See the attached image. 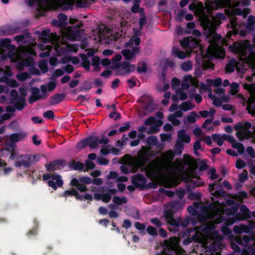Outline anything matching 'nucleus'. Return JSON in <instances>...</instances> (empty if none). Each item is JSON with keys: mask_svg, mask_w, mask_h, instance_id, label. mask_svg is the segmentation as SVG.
I'll list each match as a JSON object with an SVG mask.
<instances>
[{"mask_svg": "<svg viewBox=\"0 0 255 255\" xmlns=\"http://www.w3.org/2000/svg\"><path fill=\"white\" fill-rule=\"evenodd\" d=\"M189 8L191 10H200L203 13L200 18L201 23L204 29L208 30L209 34L212 35L210 40V44L208 47V52L211 56L218 58H223L225 56V51L220 45L223 43L220 41L221 37L215 31L217 27L221 23L222 20L225 19L224 14L219 13L215 16H208L204 13L203 11V5L201 2L191 3L189 5Z\"/></svg>", "mask_w": 255, "mask_h": 255, "instance_id": "f257e3e1", "label": "nucleus"}, {"mask_svg": "<svg viewBox=\"0 0 255 255\" xmlns=\"http://www.w3.org/2000/svg\"><path fill=\"white\" fill-rule=\"evenodd\" d=\"M39 38L43 42L42 44L45 45L50 42L58 55L65 51L76 52L78 50V46L75 44L69 45L63 42L61 43L60 38L55 34L49 33V30H43L40 34Z\"/></svg>", "mask_w": 255, "mask_h": 255, "instance_id": "f03ea898", "label": "nucleus"}, {"mask_svg": "<svg viewBox=\"0 0 255 255\" xmlns=\"http://www.w3.org/2000/svg\"><path fill=\"white\" fill-rule=\"evenodd\" d=\"M230 48L233 52L240 54L251 67L255 68V54L251 52L252 47L249 41L234 42Z\"/></svg>", "mask_w": 255, "mask_h": 255, "instance_id": "7ed1b4c3", "label": "nucleus"}, {"mask_svg": "<svg viewBox=\"0 0 255 255\" xmlns=\"http://www.w3.org/2000/svg\"><path fill=\"white\" fill-rule=\"evenodd\" d=\"M75 0H36L38 8L41 10L60 8L63 10L72 9Z\"/></svg>", "mask_w": 255, "mask_h": 255, "instance_id": "20e7f679", "label": "nucleus"}, {"mask_svg": "<svg viewBox=\"0 0 255 255\" xmlns=\"http://www.w3.org/2000/svg\"><path fill=\"white\" fill-rule=\"evenodd\" d=\"M70 24H76V26H68L61 29V32L63 37L72 40H79L84 34L83 30L79 29L82 26L81 21L77 19L71 18L69 19Z\"/></svg>", "mask_w": 255, "mask_h": 255, "instance_id": "39448f33", "label": "nucleus"}, {"mask_svg": "<svg viewBox=\"0 0 255 255\" xmlns=\"http://www.w3.org/2000/svg\"><path fill=\"white\" fill-rule=\"evenodd\" d=\"M101 138L97 136L90 135L79 141L77 147L80 149H83L86 146H89L92 149L97 148L99 144H107L109 142L108 138L105 136L104 134L100 135Z\"/></svg>", "mask_w": 255, "mask_h": 255, "instance_id": "423d86ee", "label": "nucleus"}, {"mask_svg": "<svg viewBox=\"0 0 255 255\" xmlns=\"http://www.w3.org/2000/svg\"><path fill=\"white\" fill-rule=\"evenodd\" d=\"M39 159V156L38 154H22L17 157L14 166L16 167L23 166L25 168H28L38 162Z\"/></svg>", "mask_w": 255, "mask_h": 255, "instance_id": "0eeeda50", "label": "nucleus"}, {"mask_svg": "<svg viewBox=\"0 0 255 255\" xmlns=\"http://www.w3.org/2000/svg\"><path fill=\"white\" fill-rule=\"evenodd\" d=\"M139 43L140 39L138 37H132L130 39L127 45L131 48V51L130 49H125L122 51V54L126 60H131L136 54L139 53V48L137 45Z\"/></svg>", "mask_w": 255, "mask_h": 255, "instance_id": "6e6552de", "label": "nucleus"}, {"mask_svg": "<svg viewBox=\"0 0 255 255\" xmlns=\"http://www.w3.org/2000/svg\"><path fill=\"white\" fill-rule=\"evenodd\" d=\"M249 4L248 0H238L234 1L232 3L231 12L233 15H242L246 17L250 13V9L246 6Z\"/></svg>", "mask_w": 255, "mask_h": 255, "instance_id": "1a4fd4ad", "label": "nucleus"}, {"mask_svg": "<svg viewBox=\"0 0 255 255\" xmlns=\"http://www.w3.org/2000/svg\"><path fill=\"white\" fill-rule=\"evenodd\" d=\"M138 154L139 160L137 162V164L139 166L143 167L147 162L150 161V158L155 155V153L150 149L142 146Z\"/></svg>", "mask_w": 255, "mask_h": 255, "instance_id": "9d476101", "label": "nucleus"}, {"mask_svg": "<svg viewBox=\"0 0 255 255\" xmlns=\"http://www.w3.org/2000/svg\"><path fill=\"white\" fill-rule=\"evenodd\" d=\"M64 197H67L68 196H74L77 200L83 201L85 200H88L90 201H92L93 199V195L91 194L86 193L85 195H81L79 193L78 191L72 188L69 190L64 191L61 195Z\"/></svg>", "mask_w": 255, "mask_h": 255, "instance_id": "9b49d317", "label": "nucleus"}, {"mask_svg": "<svg viewBox=\"0 0 255 255\" xmlns=\"http://www.w3.org/2000/svg\"><path fill=\"white\" fill-rule=\"evenodd\" d=\"M12 75V72L9 67L6 66V69L0 68V82H5L12 87H16L18 84L14 80H11L9 77Z\"/></svg>", "mask_w": 255, "mask_h": 255, "instance_id": "f8f14e48", "label": "nucleus"}, {"mask_svg": "<svg viewBox=\"0 0 255 255\" xmlns=\"http://www.w3.org/2000/svg\"><path fill=\"white\" fill-rule=\"evenodd\" d=\"M165 167L163 164V159L159 157L155 159V161L151 162L148 168L151 174L155 176L158 174V171L162 170Z\"/></svg>", "mask_w": 255, "mask_h": 255, "instance_id": "ddd939ff", "label": "nucleus"}, {"mask_svg": "<svg viewBox=\"0 0 255 255\" xmlns=\"http://www.w3.org/2000/svg\"><path fill=\"white\" fill-rule=\"evenodd\" d=\"M9 103L18 111L22 110L27 105L26 97H10Z\"/></svg>", "mask_w": 255, "mask_h": 255, "instance_id": "4468645a", "label": "nucleus"}, {"mask_svg": "<svg viewBox=\"0 0 255 255\" xmlns=\"http://www.w3.org/2000/svg\"><path fill=\"white\" fill-rule=\"evenodd\" d=\"M131 183L136 188H140L142 190L146 187V179L142 174H137L132 176Z\"/></svg>", "mask_w": 255, "mask_h": 255, "instance_id": "2eb2a0df", "label": "nucleus"}, {"mask_svg": "<svg viewBox=\"0 0 255 255\" xmlns=\"http://www.w3.org/2000/svg\"><path fill=\"white\" fill-rule=\"evenodd\" d=\"M50 179L51 180L48 181V185L53 190H56L57 187H61L63 185V181L62 177L59 174H51Z\"/></svg>", "mask_w": 255, "mask_h": 255, "instance_id": "dca6fc26", "label": "nucleus"}, {"mask_svg": "<svg viewBox=\"0 0 255 255\" xmlns=\"http://www.w3.org/2000/svg\"><path fill=\"white\" fill-rule=\"evenodd\" d=\"M9 46L7 44H2L0 45V58L1 60H5L9 58L10 59H14L15 55L14 53H12L9 51Z\"/></svg>", "mask_w": 255, "mask_h": 255, "instance_id": "f3484780", "label": "nucleus"}, {"mask_svg": "<svg viewBox=\"0 0 255 255\" xmlns=\"http://www.w3.org/2000/svg\"><path fill=\"white\" fill-rule=\"evenodd\" d=\"M135 70V66L128 63H123L116 72V75H124L129 74Z\"/></svg>", "mask_w": 255, "mask_h": 255, "instance_id": "a211bd4d", "label": "nucleus"}, {"mask_svg": "<svg viewBox=\"0 0 255 255\" xmlns=\"http://www.w3.org/2000/svg\"><path fill=\"white\" fill-rule=\"evenodd\" d=\"M198 80L196 78H193L191 75L185 76L182 79L181 83L182 91L184 90L188 89L190 85L196 87L198 85Z\"/></svg>", "mask_w": 255, "mask_h": 255, "instance_id": "6ab92c4d", "label": "nucleus"}, {"mask_svg": "<svg viewBox=\"0 0 255 255\" xmlns=\"http://www.w3.org/2000/svg\"><path fill=\"white\" fill-rule=\"evenodd\" d=\"M111 33L108 31L107 29H104L103 31L100 29L98 31V36L95 38V40L102 43H109L112 39L110 38Z\"/></svg>", "mask_w": 255, "mask_h": 255, "instance_id": "aec40b11", "label": "nucleus"}, {"mask_svg": "<svg viewBox=\"0 0 255 255\" xmlns=\"http://www.w3.org/2000/svg\"><path fill=\"white\" fill-rule=\"evenodd\" d=\"M200 179L199 177L195 179L193 178H187L186 181L187 189L189 191H191L196 187L202 186L203 184V182L199 181Z\"/></svg>", "mask_w": 255, "mask_h": 255, "instance_id": "412c9836", "label": "nucleus"}, {"mask_svg": "<svg viewBox=\"0 0 255 255\" xmlns=\"http://www.w3.org/2000/svg\"><path fill=\"white\" fill-rule=\"evenodd\" d=\"M171 86L172 89L175 91L176 96H186L182 91L180 80L178 78L174 77L172 79Z\"/></svg>", "mask_w": 255, "mask_h": 255, "instance_id": "4be33fe9", "label": "nucleus"}, {"mask_svg": "<svg viewBox=\"0 0 255 255\" xmlns=\"http://www.w3.org/2000/svg\"><path fill=\"white\" fill-rule=\"evenodd\" d=\"M237 17L235 16H231L230 18V24H228V27L229 28L231 25V29L232 30L229 31L227 33V37L229 38L233 34H237L238 32L237 29Z\"/></svg>", "mask_w": 255, "mask_h": 255, "instance_id": "5701e85b", "label": "nucleus"}, {"mask_svg": "<svg viewBox=\"0 0 255 255\" xmlns=\"http://www.w3.org/2000/svg\"><path fill=\"white\" fill-rule=\"evenodd\" d=\"M70 185L75 187L77 191L81 192H86L88 190L87 187L85 185L80 183L79 180L76 178H74L71 180Z\"/></svg>", "mask_w": 255, "mask_h": 255, "instance_id": "b1692460", "label": "nucleus"}, {"mask_svg": "<svg viewBox=\"0 0 255 255\" xmlns=\"http://www.w3.org/2000/svg\"><path fill=\"white\" fill-rule=\"evenodd\" d=\"M240 210L244 213V215L241 213H238L237 214L238 218L240 220H244L251 217L250 211L245 205H242L241 206Z\"/></svg>", "mask_w": 255, "mask_h": 255, "instance_id": "393cba45", "label": "nucleus"}, {"mask_svg": "<svg viewBox=\"0 0 255 255\" xmlns=\"http://www.w3.org/2000/svg\"><path fill=\"white\" fill-rule=\"evenodd\" d=\"M63 164L62 160H54L48 164H46L45 166L48 171L51 172L54 171L57 168Z\"/></svg>", "mask_w": 255, "mask_h": 255, "instance_id": "a878e982", "label": "nucleus"}, {"mask_svg": "<svg viewBox=\"0 0 255 255\" xmlns=\"http://www.w3.org/2000/svg\"><path fill=\"white\" fill-rule=\"evenodd\" d=\"M196 222V219L191 217H186L184 220L179 218V227L186 228L190 224L195 225Z\"/></svg>", "mask_w": 255, "mask_h": 255, "instance_id": "bb28decb", "label": "nucleus"}, {"mask_svg": "<svg viewBox=\"0 0 255 255\" xmlns=\"http://www.w3.org/2000/svg\"><path fill=\"white\" fill-rule=\"evenodd\" d=\"M177 137L178 141H182L183 143V142L188 143L190 141V136L186 133L184 129H181L178 131Z\"/></svg>", "mask_w": 255, "mask_h": 255, "instance_id": "cd10ccee", "label": "nucleus"}, {"mask_svg": "<svg viewBox=\"0 0 255 255\" xmlns=\"http://www.w3.org/2000/svg\"><path fill=\"white\" fill-rule=\"evenodd\" d=\"M239 97L241 98V102L244 104V106L247 104V110H249L252 108L253 105L255 103V97H248V100H247L245 97Z\"/></svg>", "mask_w": 255, "mask_h": 255, "instance_id": "c85d7f7f", "label": "nucleus"}, {"mask_svg": "<svg viewBox=\"0 0 255 255\" xmlns=\"http://www.w3.org/2000/svg\"><path fill=\"white\" fill-rule=\"evenodd\" d=\"M65 97H50L46 103V105L49 106H55L62 102Z\"/></svg>", "mask_w": 255, "mask_h": 255, "instance_id": "c756f323", "label": "nucleus"}, {"mask_svg": "<svg viewBox=\"0 0 255 255\" xmlns=\"http://www.w3.org/2000/svg\"><path fill=\"white\" fill-rule=\"evenodd\" d=\"M56 87V83L54 82H50L47 84L43 85L40 89L42 92L45 93L53 90Z\"/></svg>", "mask_w": 255, "mask_h": 255, "instance_id": "7c9ffc66", "label": "nucleus"}, {"mask_svg": "<svg viewBox=\"0 0 255 255\" xmlns=\"http://www.w3.org/2000/svg\"><path fill=\"white\" fill-rule=\"evenodd\" d=\"M38 46L42 50H47V51L43 52L40 54V57H45L50 55L49 51L51 50L52 46L50 45L39 44Z\"/></svg>", "mask_w": 255, "mask_h": 255, "instance_id": "2f4dec72", "label": "nucleus"}, {"mask_svg": "<svg viewBox=\"0 0 255 255\" xmlns=\"http://www.w3.org/2000/svg\"><path fill=\"white\" fill-rule=\"evenodd\" d=\"M24 135L22 133H14L9 136V140L12 142H17L24 137Z\"/></svg>", "mask_w": 255, "mask_h": 255, "instance_id": "473e14b6", "label": "nucleus"}, {"mask_svg": "<svg viewBox=\"0 0 255 255\" xmlns=\"http://www.w3.org/2000/svg\"><path fill=\"white\" fill-rule=\"evenodd\" d=\"M194 206H190L187 208L188 212L192 216H197L199 218V214L197 209L199 208V203L194 202L193 204Z\"/></svg>", "mask_w": 255, "mask_h": 255, "instance_id": "72a5a7b5", "label": "nucleus"}, {"mask_svg": "<svg viewBox=\"0 0 255 255\" xmlns=\"http://www.w3.org/2000/svg\"><path fill=\"white\" fill-rule=\"evenodd\" d=\"M179 107L182 111L185 112L193 109L194 105L190 101H186L182 102Z\"/></svg>", "mask_w": 255, "mask_h": 255, "instance_id": "f704fd0d", "label": "nucleus"}, {"mask_svg": "<svg viewBox=\"0 0 255 255\" xmlns=\"http://www.w3.org/2000/svg\"><path fill=\"white\" fill-rule=\"evenodd\" d=\"M233 231L235 234L239 235L243 233H248V228L246 225L241 226H235L234 227Z\"/></svg>", "mask_w": 255, "mask_h": 255, "instance_id": "c9c22d12", "label": "nucleus"}, {"mask_svg": "<svg viewBox=\"0 0 255 255\" xmlns=\"http://www.w3.org/2000/svg\"><path fill=\"white\" fill-rule=\"evenodd\" d=\"M213 140L217 142L219 146H222L225 140L224 134L221 136L220 134L218 133H214L212 135Z\"/></svg>", "mask_w": 255, "mask_h": 255, "instance_id": "e433bc0d", "label": "nucleus"}, {"mask_svg": "<svg viewBox=\"0 0 255 255\" xmlns=\"http://www.w3.org/2000/svg\"><path fill=\"white\" fill-rule=\"evenodd\" d=\"M70 167L75 170H82L84 169V165L80 161L72 160L70 164Z\"/></svg>", "mask_w": 255, "mask_h": 255, "instance_id": "4c0bfd02", "label": "nucleus"}, {"mask_svg": "<svg viewBox=\"0 0 255 255\" xmlns=\"http://www.w3.org/2000/svg\"><path fill=\"white\" fill-rule=\"evenodd\" d=\"M239 91V84L237 82H233L229 87V93L232 95H236Z\"/></svg>", "mask_w": 255, "mask_h": 255, "instance_id": "58836bf2", "label": "nucleus"}, {"mask_svg": "<svg viewBox=\"0 0 255 255\" xmlns=\"http://www.w3.org/2000/svg\"><path fill=\"white\" fill-rule=\"evenodd\" d=\"M169 207L172 209V210H173L175 212H176L182 208V205L180 201L175 200L171 202L169 204Z\"/></svg>", "mask_w": 255, "mask_h": 255, "instance_id": "ea45409f", "label": "nucleus"}, {"mask_svg": "<svg viewBox=\"0 0 255 255\" xmlns=\"http://www.w3.org/2000/svg\"><path fill=\"white\" fill-rule=\"evenodd\" d=\"M58 27H62L66 25L67 21V16L63 13H61L58 15Z\"/></svg>", "mask_w": 255, "mask_h": 255, "instance_id": "a19ab883", "label": "nucleus"}, {"mask_svg": "<svg viewBox=\"0 0 255 255\" xmlns=\"http://www.w3.org/2000/svg\"><path fill=\"white\" fill-rule=\"evenodd\" d=\"M168 223L172 226L175 231L179 229V218L175 219L173 218L167 220Z\"/></svg>", "mask_w": 255, "mask_h": 255, "instance_id": "79ce46f5", "label": "nucleus"}, {"mask_svg": "<svg viewBox=\"0 0 255 255\" xmlns=\"http://www.w3.org/2000/svg\"><path fill=\"white\" fill-rule=\"evenodd\" d=\"M225 192L223 190V187L219 185H217L216 189L214 191L213 195L217 197H224L225 196Z\"/></svg>", "mask_w": 255, "mask_h": 255, "instance_id": "37998d69", "label": "nucleus"}, {"mask_svg": "<svg viewBox=\"0 0 255 255\" xmlns=\"http://www.w3.org/2000/svg\"><path fill=\"white\" fill-rule=\"evenodd\" d=\"M113 201L117 205H121L123 204L126 203L127 199L126 197H120L116 196L114 197Z\"/></svg>", "mask_w": 255, "mask_h": 255, "instance_id": "c03bdc74", "label": "nucleus"}, {"mask_svg": "<svg viewBox=\"0 0 255 255\" xmlns=\"http://www.w3.org/2000/svg\"><path fill=\"white\" fill-rule=\"evenodd\" d=\"M193 38L191 37H187L184 39L183 41L181 42V45L184 48H190L192 47Z\"/></svg>", "mask_w": 255, "mask_h": 255, "instance_id": "a18cd8bd", "label": "nucleus"}, {"mask_svg": "<svg viewBox=\"0 0 255 255\" xmlns=\"http://www.w3.org/2000/svg\"><path fill=\"white\" fill-rule=\"evenodd\" d=\"M184 148V145L182 141L177 140L174 146L175 152L179 155L182 153V150Z\"/></svg>", "mask_w": 255, "mask_h": 255, "instance_id": "49530a36", "label": "nucleus"}, {"mask_svg": "<svg viewBox=\"0 0 255 255\" xmlns=\"http://www.w3.org/2000/svg\"><path fill=\"white\" fill-rule=\"evenodd\" d=\"M175 156V154L174 152L171 150H168L167 151L165 152V153L162 155V157L164 159L168 161H171Z\"/></svg>", "mask_w": 255, "mask_h": 255, "instance_id": "de8ad7c7", "label": "nucleus"}, {"mask_svg": "<svg viewBox=\"0 0 255 255\" xmlns=\"http://www.w3.org/2000/svg\"><path fill=\"white\" fill-rule=\"evenodd\" d=\"M193 64L191 61H186L183 62L181 65L180 67L184 71H189L192 68Z\"/></svg>", "mask_w": 255, "mask_h": 255, "instance_id": "09e8293b", "label": "nucleus"}, {"mask_svg": "<svg viewBox=\"0 0 255 255\" xmlns=\"http://www.w3.org/2000/svg\"><path fill=\"white\" fill-rule=\"evenodd\" d=\"M68 61H71L74 64H78L80 60L77 57H65L62 59V63H66Z\"/></svg>", "mask_w": 255, "mask_h": 255, "instance_id": "8fccbe9b", "label": "nucleus"}, {"mask_svg": "<svg viewBox=\"0 0 255 255\" xmlns=\"http://www.w3.org/2000/svg\"><path fill=\"white\" fill-rule=\"evenodd\" d=\"M172 53L176 56L178 57L179 58L181 59H184L186 56V54L184 52L179 50L176 48H173Z\"/></svg>", "mask_w": 255, "mask_h": 255, "instance_id": "3c124183", "label": "nucleus"}, {"mask_svg": "<svg viewBox=\"0 0 255 255\" xmlns=\"http://www.w3.org/2000/svg\"><path fill=\"white\" fill-rule=\"evenodd\" d=\"M175 212L172 210L170 207L169 209H166L164 210V215L166 219V220L167 221L169 219H170L173 218Z\"/></svg>", "mask_w": 255, "mask_h": 255, "instance_id": "603ef678", "label": "nucleus"}, {"mask_svg": "<svg viewBox=\"0 0 255 255\" xmlns=\"http://www.w3.org/2000/svg\"><path fill=\"white\" fill-rule=\"evenodd\" d=\"M213 100V104L216 107H220L223 104V99L220 97H209Z\"/></svg>", "mask_w": 255, "mask_h": 255, "instance_id": "864d4df0", "label": "nucleus"}, {"mask_svg": "<svg viewBox=\"0 0 255 255\" xmlns=\"http://www.w3.org/2000/svg\"><path fill=\"white\" fill-rule=\"evenodd\" d=\"M30 75L27 72H22L16 75V78L20 81H24L29 78Z\"/></svg>", "mask_w": 255, "mask_h": 255, "instance_id": "5fc2aeb1", "label": "nucleus"}, {"mask_svg": "<svg viewBox=\"0 0 255 255\" xmlns=\"http://www.w3.org/2000/svg\"><path fill=\"white\" fill-rule=\"evenodd\" d=\"M233 148L237 149L240 154H242L245 152V150L244 145L240 142L235 143L233 145Z\"/></svg>", "mask_w": 255, "mask_h": 255, "instance_id": "6e6d98bb", "label": "nucleus"}, {"mask_svg": "<svg viewBox=\"0 0 255 255\" xmlns=\"http://www.w3.org/2000/svg\"><path fill=\"white\" fill-rule=\"evenodd\" d=\"M244 87L245 89L247 90L250 92L251 96H255V84H252L250 85L245 84L244 85Z\"/></svg>", "mask_w": 255, "mask_h": 255, "instance_id": "4d7b16f0", "label": "nucleus"}, {"mask_svg": "<svg viewBox=\"0 0 255 255\" xmlns=\"http://www.w3.org/2000/svg\"><path fill=\"white\" fill-rule=\"evenodd\" d=\"M137 71L139 73L146 72L147 71L146 64L143 62H139L137 67Z\"/></svg>", "mask_w": 255, "mask_h": 255, "instance_id": "13d9d810", "label": "nucleus"}, {"mask_svg": "<svg viewBox=\"0 0 255 255\" xmlns=\"http://www.w3.org/2000/svg\"><path fill=\"white\" fill-rule=\"evenodd\" d=\"M134 227L135 228L139 230L140 232L143 234H145V230L146 227L144 224L136 222L134 223Z\"/></svg>", "mask_w": 255, "mask_h": 255, "instance_id": "bf43d9fd", "label": "nucleus"}, {"mask_svg": "<svg viewBox=\"0 0 255 255\" xmlns=\"http://www.w3.org/2000/svg\"><path fill=\"white\" fill-rule=\"evenodd\" d=\"M147 233L150 236L153 237L157 236L158 232L157 229L152 226H149L146 228Z\"/></svg>", "mask_w": 255, "mask_h": 255, "instance_id": "052dcab7", "label": "nucleus"}, {"mask_svg": "<svg viewBox=\"0 0 255 255\" xmlns=\"http://www.w3.org/2000/svg\"><path fill=\"white\" fill-rule=\"evenodd\" d=\"M100 63V59L97 57L95 56L93 57L92 60V65L95 67V70L99 71L100 70L99 64Z\"/></svg>", "mask_w": 255, "mask_h": 255, "instance_id": "680f3d73", "label": "nucleus"}, {"mask_svg": "<svg viewBox=\"0 0 255 255\" xmlns=\"http://www.w3.org/2000/svg\"><path fill=\"white\" fill-rule=\"evenodd\" d=\"M78 180H79V182L85 185L90 184L92 182V178L88 176L79 177Z\"/></svg>", "mask_w": 255, "mask_h": 255, "instance_id": "e2e57ef3", "label": "nucleus"}, {"mask_svg": "<svg viewBox=\"0 0 255 255\" xmlns=\"http://www.w3.org/2000/svg\"><path fill=\"white\" fill-rule=\"evenodd\" d=\"M197 115L195 112H192L190 115L187 117V121L189 123H194L196 122Z\"/></svg>", "mask_w": 255, "mask_h": 255, "instance_id": "0e129e2a", "label": "nucleus"}, {"mask_svg": "<svg viewBox=\"0 0 255 255\" xmlns=\"http://www.w3.org/2000/svg\"><path fill=\"white\" fill-rule=\"evenodd\" d=\"M201 194L200 192H191L189 194V199L195 200H200L201 199Z\"/></svg>", "mask_w": 255, "mask_h": 255, "instance_id": "69168bd1", "label": "nucleus"}, {"mask_svg": "<svg viewBox=\"0 0 255 255\" xmlns=\"http://www.w3.org/2000/svg\"><path fill=\"white\" fill-rule=\"evenodd\" d=\"M39 67L43 73H45L48 71V66L46 62L41 61L39 63Z\"/></svg>", "mask_w": 255, "mask_h": 255, "instance_id": "338daca9", "label": "nucleus"}, {"mask_svg": "<svg viewBox=\"0 0 255 255\" xmlns=\"http://www.w3.org/2000/svg\"><path fill=\"white\" fill-rule=\"evenodd\" d=\"M157 139L155 136H150L146 138V142L149 145H155L156 144Z\"/></svg>", "mask_w": 255, "mask_h": 255, "instance_id": "774afa93", "label": "nucleus"}]
</instances>
